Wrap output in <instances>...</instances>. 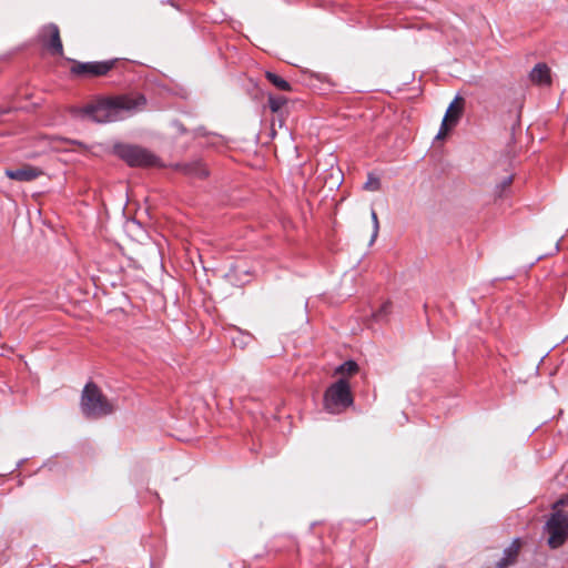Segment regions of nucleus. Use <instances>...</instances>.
<instances>
[{
	"label": "nucleus",
	"mask_w": 568,
	"mask_h": 568,
	"mask_svg": "<svg viewBox=\"0 0 568 568\" xmlns=\"http://www.w3.org/2000/svg\"><path fill=\"white\" fill-rule=\"evenodd\" d=\"M265 78L278 90L281 91H291L292 87L291 84L283 79L282 77L277 75L274 72L266 71Z\"/></svg>",
	"instance_id": "nucleus-12"
},
{
	"label": "nucleus",
	"mask_w": 568,
	"mask_h": 568,
	"mask_svg": "<svg viewBox=\"0 0 568 568\" xmlns=\"http://www.w3.org/2000/svg\"><path fill=\"white\" fill-rule=\"evenodd\" d=\"M175 169L191 178L205 179L209 175L206 166L200 160L178 163Z\"/></svg>",
	"instance_id": "nucleus-9"
},
{
	"label": "nucleus",
	"mask_w": 568,
	"mask_h": 568,
	"mask_svg": "<svg viewBox=\"0 0 568 568\" xmlns=\"http://www.w3.org/2000/svg\"><path fill=\"white\" fill-rule=\"evenodd\" d=\"M547 531L550 547L561 546L568 538V515L561 511L555 513L547 523Z\"/></svg>",
	"instance_id": "nucleus-6"
},
{
	"label": "nucleus",
	"mask_w": 568,
	"mask_h": 568,
	"mask_svg": "<svg viewBox=\"0 0 568 568\" xmlns=\"http://www.w3.org/2000/svg\"><path fill=\"white\" fill-rule=\"evenodd\" d=\"M364 189L367 191H378L381 189V181L378 178L369 174L368 179L364 185Z\"/></svg>",
	"instance_id": "nucleus-16"
},
{
	"label": "nucleus",
	"mask_w": 568,
	"mask_h": 568,
	"mask_svg": "<svg viewBox=\"0 0 568 568\" xmlns=\"http://www.w3.org/2000/svg\"><path fill=\"white\" fill-rule=\"evenodd\" d=\"M81 409L87 418H101L114 412V405L108 400L100 388L88 383L81 396Z\"/></svg>",
	"instance_id": "nucleus-2"
},
{
	"label": "nucleus",
	"mask_w": 568,
	"mask_h": 568,
	"mask_svg": "<svg viewBox=\"0 0 568 568\" xmlns=\"http://www.w3.org/2000/svg\"><path fill=\"white\" fill-rule=\"evenodd\" d=\"M565 504H566V500L560 499V500L556 504V506H558V505H565Z\"/></svg>",
	"instance_id": "nucleus-22"
},
{
	"label": "nucleus",
	"mask_w": 568,
	"mask_h": 568,
	"mask_svg": "<svg viewBox=\"0 0 568 568\" xmlns=\"http://www.w3.org/2000/svg\"><path fill=\"white\" fill-rule=\"evenodd\" d=\"M113 153L130 166H154L159 159L149 150L134 144L115 143Z\"/></svg>",
	"instance_id": "nucleus-3"
},
{
	"label": "nucleus",
	"mask_w": 568,
	"mask_h": 568,
	"mask_svg": "<svg viewBox=\"0 0 568 568\" xmlns=\"http://www.w3.org/2000/svg\"><path fill=\"white\" fill-rule=\"evenodd\" d=\"M392 303L385 302L377 312L373 314L376 321H381L390 312Z\"/></svg>",
	"instance_id": "nucleus-17"
},
{
	"label": "nucleus",
	"mask_w": 568,
	"mask_h": 568,
	"mask_svg": "<svg viewBox=\"0 0 568 568\" xmlns=\"http://www.w3.org/2000/svg\"><path fill=\"white\" fill-rule=\"evenodd\" d=\"M453 126H454V125H449V123H446V126H444V121H443V122H442V125H440V129H439V132H438V134L436 135V139H442V138H444V136L447 134L448 130H449L450 128H453Z\"/></svg>",
	"instance_id": "nucleus-19"
},
{
	"label": "nucleus",
	"mask_w": 568,
	"mask_h": 568,
	"mask_svg": "<svg viewBox=\"0 0 568 568\" xmlns=\"http://www.w3.org/2000/svg\"><path fill=\"white\" fill-rule=\"evenodd\" d=\"M40 39L43 45L52 53L57 55L63 54V45L60 38V31L57 24L49 23L44 26L40 33Z\"/></svg>",
	"instance_id": "nucleus-7"
},
{
	"label": "nucleus",
	"mask_w": 568,
	"mask_h": 568,
	"mask_svg": "<svg viewBox=\"0 0 568 568\" xmlns=\"http://www.w3.org/2000/svg\"><path fill=\"white\" fill-rule=\"evenodd\" d=\"M146 104L144 95L136 98L118 97L98 101L83 108H72L73 116L90 119L97 123L115 122L141 110Z\"/></svg>",
	"instance_id": "nucleus-1"
},
{
	"label": "nucleus",
	"mask_w": 568,
	"mask_h": 568,
	"mask_svg": "<svg viewBox=\"0 0 568 568\" xmlns=\"http://www.w3.org/2000/svg\"><path fill=\"white\" fill-rule=\"evenodd\" d=\"M175 125H176V128H178L179 132H181V133H184V132H185V129H184V126H183V124H182V123H176Z\"/></svg>",
	"instance_id": "nucleus-21"
},
{
	"label": "nucleus",
	"mask_w": 568,
	"mask_h": 568,
	"mask_svg": "<svg viewBox=\"0 0 568 568\" xmlns=\"http://www.w3.org/2000/svg\"><path fill=\"white\" fill-rule=\"evenodd\" d=\"M514 174L509 173L504 180L503 185L508 186L513 183Z\"/></svg>",
	"instance_id": "nucleus-20"
},
{
	"label": "nucleus",
	"mask_w": 568,
	"mask_h": 568,
	"mask_svg": "<svg viewBox=\"0 0 568 568\" xmlns=\"http://www.w3.org/2000/svg\"><path fill=\"white\" fill-rule=\"evenodd\" d=\"M519 549H520V542H519V540H515L510 545V547L505 550L506 557L503 559L501 562H499V567L500 566L506 567L508 565H511L514 562L515 558L517 557Z\"/></svg>",
	"instance_id": "nucleus-13"
},
{
	"label": "nucleus",
	"mask_w": 568,
	"mask_h": 568,
	"mask_svg": "<svg viewBox=\"0 0 568 568\" xmlns=\"http://www.w3.org/2000/svg\"><path fill=\"white\" fill-rule=\"evenodd\" d=\"M357 369L358 365L354 361H347L336 368V373L352 375Z\"/></svg>",
	"instance_id": "nucleus-15"
},
{
	"label": "nucleus",
	"mask_w": 568,
	"mask_h": 568,
	"mask_svg": "<svg viewBox=\"0 0 568 568\" xmlns=\"http://www.w3.org/2000/svg\"><path fill=\"white\" fill-rule=\"evenodd\" d=\"M530 80L537 85H551L550 68L546 63H538L530 72Z\"/></svg>",
	"instance_id": "nucleus-11"
},
{
	"label": "nucleus",
	"mask_w": 568,
	"mask_h": 568,
	"mask_svg": "<svg viewBox=\"0 0 568 568\" xmlns=\"http://www.w3.org/2000/svg\"><path fill=\"white\" fill-rule=\"evenodd\" d=\"M371 217H372V222H373V234H372L371 242H374L375 239L377 237L378 231H379V222H378L377 213L374 209H372V211H371Z\"/></svg>",
	"instance_id": "nucleus-18"
},
{
	"label": "nucleus",
	"mask_w": 568,
	"mask_h": 568,
	"mask_svg": "<svg viewBox=\"0 0 568 568\" xmlns=\"http://www.w3.org/2000/svg\"><path fill=\"white\" fill-rule=\"evenodd\" d=\"M268 108L273 113L278 112L284 104H286L287 99L283 95H268Z\"/></svg>",
	"instance_id": "nucleus-14"
},
{
	"label": "nucleus",
	"mask_w": 568,
	"mask_h": 568,
	"mask_svg": "<svg viewBox=\"0 0 568 568\" xmlns=\"http://www.w3.org/2000/svg\"><path fill=\"white\" fill-rule=\"evenodd\" d=\"M353 404L349 384L346 379H338L332 384L324 394V408L332 414H337Z\"/></svg>",
	"instance_id": "nucleus-4"
},
{
	"label": "nucleus",
	"mask_w": 568,
	"mask_h": 568,
	"mask_svg": "<svg viewBox=\"0 0 568 568\" xmlns=\"http://www.w3.org/2000/svg\"><path fill=\"white\" fill-rule=\"evenodd\" d=\"M116 62L118 59L92 62H80L72 60L70 72L73 75L83 78L102 77L112 70Z\"/></svg>",
	"instance_id": "nucleus-5"
},
{
	"label": "nucleus",
	"mask_w": 568,
	"mask_h": 568,
	"mask_svg": "<svg viewBox=\"0 0 568 568\" xmlns=\"http://www.w3.org/2000/svg\"><path fill=\"white\" fill-rule=\"evenodd\" d=\"M464 99L460 97H456L452 103L449 104L445 116H444V126H446V123H449V125H456L462 116L463 109H464Z\"/></svg>",
	"instance_id": "nucleus-10"
},
{
	"label": "nucleus",
	"mask_w": 568,
	"mask_h": 568,
	"mask_svg": "<svg viewBox=\"0 0 568 568\" xmlns=\"http://www.w3.org/2000/svg\"><path fill=\"white\" fill-rule=\"evenodd\" d=\"M42 170L32 165H23L18 169H7L4 174L11 180L30 182L42 174Z\"/></svg>",
	"instance_id": "nucleus-8"
},
{
	"label": "nucleus",
	"mask_w": 568,
	"mask_h": 568,
	"mask_svg": "<svg viewBox=\"0 0 568 568\" xmlns=\"http://www.w3.org/2000/svg\"><path fill=\"white\" fill-rule=\"evenodd\" d=\"M3 113H4V111L0 109V115H2Z\"/></svg>",
	"instance_id": "nucleus-23"
}]
</instances>
